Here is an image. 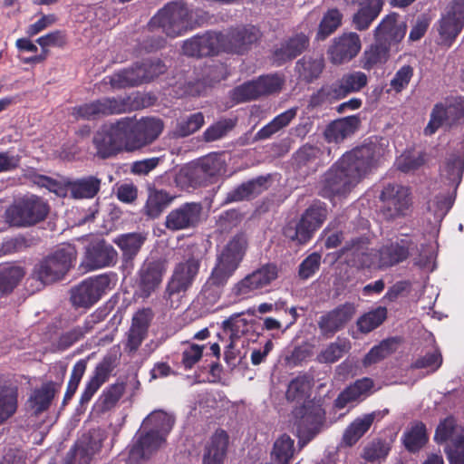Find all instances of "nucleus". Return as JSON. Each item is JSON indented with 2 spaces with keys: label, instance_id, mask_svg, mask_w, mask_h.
<instances>
[{
  "label": "nucleus",
  "instance_id": "nucleus-14",
  "mask_svg": "<svg viewBox=\"0 0 464 464\" xmlns=\"http://www.w3.org/2000/svg\"><path fill=\"white\" fill-rule=\"evenodd\" d=\"M222 33L223 53L237 55L246 54L263 36L260 29L252 24L231 26Z\"/></svg>",
  "mask_w": 464,
  "mask_h": 464
},
{
  "label": "nucleus",
  "instance_id": "nucleus-15",
  "mask_svg": "<svg viewBox=\"0 0 464 464\" xmlns=\"http://www.w3.org/2000/svg\"><path fill=\"white\" fill-rule=\"evenodd\" d=\"M438 24L439 44L450 48L464 27V0H453Z\"/></svg>",
  "mask_w": 464,
  "mask_h": 464
},
{
  "label": "nucleus",
  "instance_id": "nucleus-40",
  "mask_svg": "<svg viewBox=\"0 0 464 464\" xmlns=\"http://www.w3.org/2000/svg\"><path fill=\"white\" fill-rule=\"evenodd\" d=\"M174 198V196L164 189L150 188L148 198L143 208L144 214L150 218H159L170 205Z\"/></svg>",
  "mask_w": 464,
  "mask_h": 464
},
{
  "label": "nucleus",
  "instance_id": "nucleus-31",
  "mask_svg": "<svg viewBox=\"0 0 464 464\" xmlns=\"http://www.w3.org/2000/svg\"><path fill=\"white\" fill-rule=\"evenodd\" d=\"M434 440L439 444L450 440L451 447L447 449L458 450L464 446V428L457 423L454 417L449 416L437 426Z\"/></svg>",
  "mask_w": 464,
  "mask_h": 464
},
{
  "label": "nucleus",
  "instance_id": "nucleus-64",
  "mask_svg": "<svg viewBox=\"0 0 464 464\" xmlns=\"http://www.w3.org/2000/svg\"><path fill=\"white\" fill-rule=\"evenodd\" d=\"M231 99L236 103L254 101L259 98L257 86L255 80L244 82L231 91Z\"/></svg>",
  "mask_w": 464,
  "mask_h": 464
},
{
  "label": "nucleus",
  "instance_id": "nucleus-16",
  "mask_svg": "<svg viewBox=\"0 0 464 464\" xmlns=\"http://www.w3.org/2000/svg\"><path fill=\"white\" fill-rule=\"evenodd\" d=\"M277 276L278 268L276 265L275 263H266L234 285L231 292L237 298L246 299L254 291L268 285Z\"/></svg>",
  "mask_w": 464,
  "mask_h": 464
},
{
  "label": "nucleus",
  "instance_id": "nucleus-58",
  "mask_svg": "<svg viewBox=\"0 0 464 464\" xmlns=\"http://www.w3.org/2000/svg\"><path fill=\"white\" fill-rule=\"evenodd\" d=\"M391 443L382 439H374L363 448L362 458L369 462L383 460L391 450Z\"/></svg>",
  "mask_w": 464,
  "mask_h": 464
},
{
  "label": "nucleus",
  "instance_id": "nucleus-51",
  "mask_svg": "<svg viewBox=\"0 0 464 464\" xmlns=\"http://www.w3.org/2000/svg\"><path fill=\"white\" fill-rule=\"evenodd\" d=\"M397 343L396 338H388L373 346L364 356L362 360L363 366L375 364L392 354L396 350Z\"/></svg>",
  "mask_w": 464,
  "mask_h": 464
},
{
  "label": "nucleus",
  "instance_id": "nucleus-61",
  "mask_svg": "<svg viewBox=\"0 0 464 464\" xmlns=\"http://www.w3.org/2000/svg\"><path fill=\"white\" fill-rule=\"evenodd\" d=\"M174 424L171 416L162 411H155L151 412L145 420V425L152 426L150 430H157L159 434L166 435L170 431Z\"/></svg>",
  "mask_w": 464,
  "mask_h": 464
},
{
  "label": "nucleus",
  "instance_id": "nucleus-8",
  "mask_svg": "<svg viewBox=\"0 0 464 464\" xmlns=\"http://www.w3.org/2000/svg\"><path fill=\"white\" fill-rule=\"evenodd\" d=\"M127 139V152H134L152 143L163 130V121L156 118H121Z\"/></svg>",
  "mask_w": 464,
  "mask_h": 464
},
{
  "label": "nucleus",
  "instance_id": "nucleus-35",
  "mask_svg": "<svg viewBox=\"0 0 464 464\" xmlns=\"http://www.w3.org/2000/svg\"><path fill=\"white\" fill-rule=\"evenodd\" d=\"M101 179L87 176L76 179H68L64 185L72 198L76 199L93 198L101 189Z\"/></svg>",
  "mask_w": 464,
  "mask_h": 464
},
{
  "label": "nucleus",
  "instance_id": "nucleus-46",
  "mask_svg": "<svg viewBox=\"0 0 464 464\" xmlns=\"http://www.w3.org/2000/svg\"><path fill=\"white\" fill-rule=\"evenodd\" d=\"M426 426L421 421L413 423L402 436V442L405 449L411 453L418 452L428 442Z\"/></svg>",
  "mask_w": 464,
  "mask_h": 464
},
{
  "label": "nucleus",
  "instance_id": "nucleus-29",
  "mask_svg": "<svg viewBox=\"0 0 464 464\" xmlns=\"http://www.w3.org/2000/svg\"><path fill=\"white\" fill-rule=\"evenodd\" d=\"M229 443L227 432L218 429L206 443L203 453V464H223Z\"/></svg>",
  "mask_w": 464,
  "mask_h": 464
},
{
  "label": "nucleus",
  "instance_id": "nucleus-12",
  "mask_svg": "<svg viewBox=\"0 0 464 464\" xmlns=\"http://www.w3.org/2000/svg\"><path fill=\"white\" fill-rule=\"evenodd\" d=\"M380 200L382 203L381 213L389 221L405 217L412 204L411 189L397 183L384 186Z\"/></svg>",
  "mask_w": 464,
  "mask_h": 464
},
{
  "label": "nucleus",
  "instance_id": "nucleus-7",
  "mask_svg": "<svg viewBox=\"0 0 464 464\" xmlns=\"http://www.w3.org/2000/svg\"><path fill=\"white\" fill-rule=\"evenodd\" d=\"M292 415L300 447L306 445L321 431L325 420L324 410L311 401L295 408Z\"/></svg>",
  "mask_w": 464,
  "mask_h": 464
},
{
  "label": "nucleus",
  "instance_id": "nucleus-34",
  "mask_svg": "<svg viewBox=\"0 0 464 464\" xmlns=\"http://www.w3.org/2000/svg\"><path fill=\"white\" fill-rule=\"evenodd\" d=\"M165 441V437L157 430L141 434L130 450V457L135 460L148 459Z\"/></svg>",
  "mask_w": 464,
  "mask_h": 464
},
{
  "label": "nucleus",
  "instance_id": "nucleus-24",
  "mask_svg": "<svg viewBox=\"0 0 464 464\" xmlns=\"http://www.w3.org/2000/svg\"><path fill=\"white\" fill-rule=\"evenodd\" d=\"M198 270L199 263H178L168 283L166 297L170 299L176 294L185 293L192 285Z\"/></svg>",
  "mask_w": 464,
  "mask_h": 464
},
{
  "label": "nucleus",
  "instance_id": "nucleus-30",
  "mask_svg": "<svg viewBox=\"0 0 464 464\" xmlns=\"http://www.w3.org/2000/svg\"><path fill=\"white\" fill-rule=\"evenodd\" d=\"M224 169V162L217 154H208L198 160L190 170V180L198 185L217 177Z\"/></svg>",
  "mask_w": 464,
  "mask_h": 464
},
{
  "label": "nucleus",
  "instance_id": "nucleus-45",
  "mask_svg": "<svg viewBox=\"0 0 464 464\" xmlns=\"http://www.w3.org/2000/svg\"><path fill=\"white\" fill-rule=\"evenodd\" d=\"M266 178L258 177L242 183L227 194L224 202L229 204L248 199L251 196L261 193L262 188L266 185Z\"/></svg>",
  "mask_w": 464,
  "mask_h": 464
},
{
  "label": "nucleus",
  "instance_id": "nucleus-57",
  "mask_svg": "<svg viewBox=\"0 0 464 464\" xmlns=\"http://www.w3.org/2000/svg\"><path fill=\"white\" fill-rule=\"evenodd\" d=\"M294 450V440L290 436L283 434L274 443L272 457L276 464H289Z\"/></svg>",
  "mask_w": 464,
  "mask_h": 464
},
{
  "label": "nucleus",
  "instance_id": "nucleus-38",
  "mask_svg": "<svg viewBox=\"0 0 464 464\" xmlns=\"http://www.w3.org/2000/svg\"><path fill=\"white\" fill-rule=\"evenodd\" d=\"M360 5L361 7L353 16V24L356 30L364 31L380 14L383 0H365L364 3L360 2Z\"/></svg>",
  "mask_w": 464,
  "mask_h": 464
},
{
  "label": "nucleus",
  "instance_id": "nucleus-23",
  "mask_svg": "<svg viewBox=\"0 0 464 464\" xmlns=\"http://www.w3.org/2000/svg\"><path fill=\"white\" fill-rule=\"evenodd\" d=\"M309 36L304 33H296L282 41L273 51V61L277 66L295 59L307 50Z\"/></svg>",
  "mask_w": 464,
  "mask_h": 464
},
{
  "label": "nucleus",
  "instance_id": "nucleus-42",
  "mask_svg": "<svg viewBox=\"0 0 464 464\" xmlns=\"http://www.w3.org/2000/svg\"><path fill=\"white\" fill-rule=\"evenodd\" d=\"M145 240L146 237L143 234L133 232L119 235L113 239V243L121 250L124 261H132Z\"/></svg>",
  "mask_w": 464,
  "mask_h": 464
},
{
  "label": "nucleus",
  "instance_id": "nucleus-43",
  "mask_svg": "<svg viewBox=\"0 0 464 464\" xmlns=\"http://www.w3.org/2000/svg\"><path fill=\"white\" fill-rule=\"evenodd\" d=\"M391 48L382 43L376 42L370 44L363 51L361 57V65L364 70L370 71L374 67L385 63L390 57Z\"/></svg>",
  "mask_w": 464,
  "mask_h": 464
},
{
  "label": "nucleus",
  "instance_id": "nucleus-5",
  "mask_svg": "<svg viewBox=\"0 0 464 464\" xmlns=\"http://www.w3.org/2000/svg\"><path fill=\"white\" fill-rule=\"evenodd\" d=\"M139 109V104L130 95L103 97L72 108L76 119L96 120L102 117L123 114Z\"/></svg>",
  "mask_w": 464,
  "mask_h": 464
},
{
  "label": "nucleus",
  "instance_id": "nucleus-44",
  "mask_svg": "<svg viewBox=\"0 0 464 464\" xmlns=\"http://www.w3.org/2000/svg\"><path fill=\"white\" fill-rule=\"evenodd\" d=\"M313 379L306 373L299 374L288 384L285 392V399L289 402L305 403L310 395Z\"/></svg>",
  "mask_w": 464,
  "mask_h": 464
},
{
  "label": "nucleus",
  "instance_id": "nucleus-56",
  "mask_svg": "<svg viewBox=\"0 0 464 464\" xmlns=\"http://www.w3.org/2000/svg\"><path fill=\"white\" fill-rule=\"evenodd\" d=\"M238 263H216L207 284L215 287H223L237 269Z\"/></svg>",
  "mask_w": 464,
  "mask_h": 464
},
{
  "label": "nucleus",
  "instance_id": "nucleus-4",
  "mask_svg": "<svg viewBox=\"0 0 464 464\" xmlns=\"http://www.w3.org/2000/svg\"><path fill=\"white\" fill-rule=\"evenodd\" d=\"M50 212L48 202L36 195L14 199L5 210L4 219L14 227H31L46 219Z\"/></svg>",
  "mask_w": 464,
  "mask_h": 464
},
{
  "label": "nucleus",
  "instance_id": "nucleus-50",
  "mask_svg": "<svg viewBox=\"0 0 464 464\" xmlns=\"http://www.w3.org/2000/svg\"><path fill=\"white\" fill-rule=\"evenodd\" d=\"M126 390V383L123 382H116L106 387L100 395L97 401V407L100 411L106 412L113 409Z\"/></svg>",
  "mask_w": 464,
  "mask_h": 464
},
{
  "label": "nucleus",
  "instance_id": "nucleus-13",
  "mask_svg": "<svg viewBox=\"0 0 464 464\" xmlns=\"http://www.w3.org/2000/svg\"><path fill=\"white\" fill-rule=\"evenodd\" d=\"M111 284L108 275L89 277L70 289V302L75 309H89L105 294Z\"/></svg>",
  "mask_w": 464,
  "mask_h": 464
},
{
  "label": "nucleus",
  "instance_id": "nucleus-60",
  "mask_svg": "<svg viewBox=\"0 0 464 464\" xmlns=\"http://www.w3.org/2000/svg\"><path fill=\"white\" fill-rule=\"evenodd\" d=\"M259 97L279 92L285 83L284 78L278 74H264L255 80Z\"/></svg>",
  "mask_w": 464,
  "mask_h": 464
},
{
  "label": "nucleus",
  "instance_id": "nucleus-17",
  "mask_svg": "<svg viewBox=\"0 0 464 464\" xmlns=\"http://www.w3.org/2000/svg\"><path fill=\"white\" fill-rule=\"evenodd\" d=\"M223 33L208 31L184 42L182 50L190 57H207L223 53Z\"/></svg>",
  "mask_w": 464,
  "mask_h": 464
},
{
  "label": "nucleus",
  "instance_id": "nucleus-47",
  "mask_svg": "<svg viewBox=\"0 0 464 464\" xmlns=\"http://www.w3.org/2000/svg\"><path fill=\"white\" fill-rule=\"evenodd\" d=\"M296 108H291L276 116L270 122L262 127L256 134L258 140H266L278 132L295 118Z\"/></svg>",
  "mask_w": 464,
  "mask_h": 464
},
{
  "label": "nucleus",
  "instance_id": "nucleus-53",
  "mask_svg": "<svg viewBox=\"0 0 464 464\" xmlns=\"http://www.w3.org/2000/svg\"><path fill=\"white\" fill-rule=\"evenodd\" d=\"M343 14L337 8L328 10L323 16L318 31L316 40H325L329 35L334 34L342 24Z\"/></svg>",
  "mask_w": 464,
  "mask_h": 464
},
{
  "label": "nucleus",
  "instance_id": "nucleus-37",
  "mask_svg": "<svg viewBox=\"0 0 464 464\" xmlns=\"http://www.w3.org/2000/svg\"><path fill=\"white\" fill-rule=\"evenodd\" d=\"M17 410V386L0 381V425L11 419Z\"/></svg>",
  "mask_w": 464,
  "mask_h": 464
},
{
  "label": "nucleus",
  "instance_id": "nucleus-59",
  "mask_svg": "<svg viewBox=\"0 0 464 464\" xmlns=\"http://www.w3.org/2000/svg\"><path fill=\"white\" fill-rule=\"evenodd\" d=\"M204 122L205 120L202 112L193 113L177 123L174 134L179 138L188 137L198 131L204 125Z\"/></svg>",
  "mask_w": 464,
  "mask_h": 464
},
{
  "label": "nucleus",
  "instance_id": "nucleus-49",
  "mask_svg": "<svg viewBox=\"0 0 464 464\" xmlns=\"http://www.w3.org/2000/svg\"><path fill=\"white\" fill-rule=\"evenodd\" d=\"M247 249L244 233L236 234L224 247L218 261H242Z\"/></svg>",
  "mask_w": 464,
  "mask_h": 464
},
{
  "label": "nucleus",
  "instance_id": "nucleus-63",
  "mask_svg": "<svg viewBox=\"0 0 464 464\" xmlns=\"http://www.w3.org/2000/svg\"><path fill=\"white\" fill-rule=\"evenodd\" d=\"M343 254H346V257L349 256L353 261H370L369 256V240L367 238H356L347 245L343 249Z\"/></svg>",
  "mask_w": 464,
  "mask_h": 464
},
{
  "label": "nucleus",
  "instance_id": "nucleus-52",
  "mask_svg": "<svg viewBox=\"0 0 464 464\" xmlns=\"http://www.w3.org/2000/svg\"><path fill=\"white\" fill-rule=\"evenodd\" d=\"M25 275L20 266H11L0 272V298L10 295Z\"/></svg>",
  "mask_w": 464,
  "mask_h": 464
},
{
  "label": "nucleus",
  "instance_id": "nucleus-41",
  "mask_svg": "<svg viewBox=\"0 0 464 464\" xmlns=\"http://www.w3.org/2000/svg\"><path fill=\"white\" fill-rule=\"evenodd\" d=\"M70 268L71 263H39L33 276L44 285H49L63 279Z\"/></svg>",
  "mask_w": 464,
  "mask_h": 464
},
{
  "label": "nucleus",
  "instance_id": "nucleus-39",
  "mask_svg": "<svg viewBox=\"0 0 464 464\" xmlns=\"http://www.w3.org/2000/svg\"><path fill=\"white\" fill-rule=\"evenodd\" d=\"M324 69V59L322 56L304 55L295 64L298 78L311 83L317 80Z\"/></svg>",
  "mask_w": 464,
  "mask_h": 464
},
{
  "label": "nucleus",
  "instance_id": "nucleus-18",
  "mask_svg": "<svg viewBox=\"0 0 464 464\" xmlns=\"http://www.w3.org/2000/svg\"><path fill=\"white\" fill-rule=\"evenodd\" d=\"M362 49V41L354 32L343 33L332 40L327 49L329 61L334 65H341L354 59Z\"/></svg>",
  "mask_w": 464,
  "mask_h": 464
},
{
  "label": "nucleus",
  "instance_id": "nucleus-36",
  "mask_svg": "<svg viewBox=\"0 0 464 464\" xmlns=\"http://www.w3.org/2000/svg\"><path fill=\"white\" fill-rule=\"evenodd\" d=\"M377 412L373 411L356 418L343 431L341 444L344 447H353L370 430Z\"/></svg>",
  "mask_w": 464,
  "mask_h": 464
},
{
  "label": "nucleus",
  "instance_id": "nucleus-22",
  "mask_svg": "<svg viewBox=\"0 0 464 464\" xmlns=\"http://www.w3.org/2000/svg\"><path fill=\"white\" fill-rule=\"evenodd\" d=\"M399 17L397 13H391L384 16L373 31L374 40L390 48L401 43L406 34L407 24L400 22Z\"/></svg>",
  "mask_w": 464,
  "mask_h": 464
},
{
  "label": "nucleus",
  "instance_id": "nucleus-54",
  "mask_svg": "<svg viewBox=\"0 0 464 464\" xmlns=\"http://www.w3.org/2000/svg\"><path fill=\"white\" fill-rule=\"evenodd\" d=\"M464 171V157L460 155H450L442 169L441 176L449 180L450 185L458 187L462 179Z\"/></svg>",
  "mask_w": 464,
  "mask_h": 464
},
{
  "label": "nucleus",
  "instance_id": "nucleus-1",
  "mask_svg": "<svg viewBox=\"0 0 464 464\" xmlns=\"http://www.w3.org/2000/svg\"><path fill=\"white\" fill-rule=\"evenodd\" d=\"M387 152L388 141L376 136L346 151L324 174L321 196L330 199L346 197L378 168Z\"/></svg>",
  "mask_w": 464,
  "mask_h": 464
},
{
  "label": "nucleus",
  "instance_id": "nucleus-21",
  "mask_svg": "<svg viewBox=\"0 0 464 464\" xmlns=\"http://www.w3.org/2000/svg\"><path fill=\"white\" fill-rule=\"evenodd\" d=\"M202 205L200 203L186 202L169 212L164 225L172 232L194 228L200 221Z\"/></svg>",
  "mask_w": 464,
  "mask_h": 464
},
{
  "label": "nucleus",
  "instance_id": "nucleus-25",
  "mask_svg": "<svg viewBox=\"0 0 464 464\" xmlns=\"http://www.w3.org/2000/svg\"><path fill=\"white\" fill-rule=\"evenodd\" d=\"M102 441L92 436H82L67 452L63 464H90L102 449Z\"/></svg>",
  "mask_w": 464,
  "mask_h": 464
},
{
  "label": "nucleus",
  "instance_id": "nucleus-10",
  "mask_svg": "<svg viewBox=\"0 0 464 464\" xmlns=\"http://www.w3.org/2000/svg\"><path fill=\"white\" fill-rule=\"evenodd\" d=\"M95 157L107 160L127 152V139L121 119L103 125L92 138Z\"/></svg>",
  "mask_w": 464,
  "mask_h": 464
},
{
  "label": "nucleus",
  "instance_id": "nucleus-11",
  "mask_svg": "<svg viewBox=\"0 0 464 464\" xmlns=\"http://www.w3.org/2000/svg\"><path fill=\"white\" fill-rule=\"evenodd\" d=\"M464 120V98L448 97L436 103L430 112V121L423 130L425 136H432L443 126L451 128Z\"/></svg>",
  "mask_w": 464,
  "mask_h": 464
},
{
  "label": "nucleus",
  "instance_id": "nucleus-2",
  "mask_svg": "<svg viewBox=\"0 0 464 464\" xmlns=\"http://www.w3.org/2000/svg\"><path fill=\"white\" fill-rule=\"evenodd\" d=\"M210 18L208 12L192 9L184 0L168 2L150 18V29H161L169 37L180 36L203 25Z\"/></svg>",
  "mask_w": 464,
  "mask_h": 464
},
{
  "label": "nucleus",
  "instance_id": "nucleus-27",
  "mask_svg": "<svg viewBox=\"0 0 464 464\" xmlns=\"http://www.w3.org/2000/svg\"><path fill=\"white\" fill-rule=\"evenodd\" d=\"M60 387V383L49 381L33 391L27 400V407L33 416L38 417L49 410Z\"/></svg>",
  "mask_w": 464,
  "mask_h": 464
},
{
  "label": "nucleus",
  "instance_id": "nucleus-20",
  "mask_svg": "<svg viewBox=\"0 0 464 464\" xmlns=\"http://www.w3.org/2000/svg\"><path fill=\"white\" fill-rule=\"evenodd\" d=\"M419 252L414 236L401 234L389 239L379 250L380 261H405Z\"/></svg>",
  "mask_w": 464,
  "mask_h": 464
},
{
  "label": "nucleus",
  "instance_id": "nucleus-55",
  "mask_svg": "<svg viewBox=\"0 0 464 464\" xmlns=\"http://www.w3.org/2000/svg\"><path fill=\"white\" fill-rule=\"evenodd\" d=\"M88 261H114L118 253L114 247L105 240L91 244L86 249Z\"/></svg>",
  "mask_w": 464,
  "mask_h": 464
},
{
  "label": "nucleus",
  "instance_id": "nucleus-33",
  "mask_svg": "<svg viewBox=\"0 0 464 464\" xmlns=\"http://www.w3.org/2000/svg\"><path fill=\"white\" fill-rule=\"evenodd\" d=\"M374 387V382L369 377L356 380L339 393L334 400V407L341 410L350 402L368 397Z\"/></svg>",
  "mask_w": 464,
  "mask_h": 464
},
{
  "label": "nucleus",
  "instance_id": "nucleus-32",
  "mask_svg": "<svg viewBox=\"0 0 464 464\" xmlns=\"http://www.w3.org/2000/svg\"><path fill=\"white\" fill-rule=\"evenodd\" d=\"M164 268L162 263H143L139 272L140 295L148 298L160 285Z\"/></svg>",
  "mask_w": 464,
  "mask_h": 464
},
{
  "label": "nucleus",
  "instance_id": "nucleus-9",
  "mask_svg": "<svg viewBox=\"0 0 464 464\" xmlns=\"http://www.w3.org/2000/svg\"><path fill=\"white\" fill-rule=\"evenodd\" d=\"M327 215V205L320 200H315L304 210L295 226L288 224L284 227V236L292 241L304 244L323 226Z\"/></svg>",
  "mask_w": 464,
  "mask_h": 464
},
{
  "label": "nucleus",
  "instance_id": "nucleus-28",
  "mask_svg": "<svg viewBox=\"0 0 464 464\" xmlns=\"http://www.w3.org/2000/svg\"><path fill=\"white\" fill-rule=\"evenodd\" d=\"M361 125L358 115H351L331 121L325 128L324 135L328 142L340 143L353 135Z\"/></svg>",
  "mask_w": 464,
  "mask_h": 464
},
{
  "label": "nucleus",
  "instance_id": "nucleus-48",
  "mask_svg": "<svg viewBox=\"0 0 464 464\" xmlns=\"http://www.w3.org/2000/svg\"><path fill=\"white\" fill-rule=\"evenodd\" d=\"M387 308L378 306L362 314L356 321V326L360 333L369 334L378 328L387 318Z\"/></svg>",
  "mask_w": 464,
  "mask_h": 464
},
{
  "label": "nucleus",
  "instance_id": "nucleus-3",
  "mask_svg": "<svg viewBox=\"0 0 464 464\" xmlns=\"http://www.w3.org/2000/svg\"><path fill=\"white\" fill-rule=\"evenodd\" d=\"M166 71L167 66L160 59H144L107 75L103 82L112 90L133 88L152 82Z\"/></svg>",
  "mask_w": 464,
  "mask_h": 464
},
{
  "label": "nucleus",
  "instance_id": "nucleus-6",
  "mask_svg": "<svg viewBox=\"0 0 464 464\" xmlns=\"http://www.w3.org/2000/svg\"><path fill=\"white\" fill-rule=\"evenodd\" d=\"M368 83L367 75L361 71H354L343 74V76L329 84L323 85L311 96V104L321 105L324 102H333L347 97L351 93L359 92Z\"/></svg>",
  "mask_w": 464,
  "mask_h": 464
},
{
  "label": "nucleus",
  "instance_id": "nucleus-62",
  "mask_svg": "<svg viewBox=\"0 0 464 464\" xmlns=\"http://www.w3.org/2000/svg\"><path fill=\"white\" fill-rule=\"evenodd\" d=\"M425 163L424 152L406 151L396 160L397 169L404 173L414 171Z\"/></svg>",
  "mask_w": 464,
  "mask_h": 464
},
{
  "label": "nucleus",
  "instance_id": "nucleus-26",
  "mask_svg": "<svg viewBox=\"0 0 464 464\" xmlns=\"http://www.w3.org/2000/svg\"><path fill=\"white\" fill-rule=\"evenodd\" d=\"M114 369L111 357H104L94 368L93 373L87 382L80 398V404H87L99 389L108 382Z\"/></svg>",
  "mask_w": 464,
  "mask_h": 464
},
{
  "label": "nucleus",
  "instance_id": "nucleus-19",
  "mask_svg": "<svg viewBox=\"0 0 464 464\" xmlns=\"http://www.w3.org/2000/svg\"><path fill=\"white\" fill-rule=\"evenodd\" d=\"M356 310L355 304L345 302L323 314L317 322L321 334L325 338L333 337L353 318Z\"/></svg>",
  "mask_w": 464,
  "mask_h": 464
}]
</instances>
